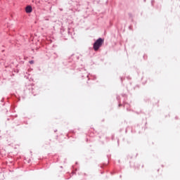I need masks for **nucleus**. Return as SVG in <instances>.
Instances as JSON below:
<instances>
[{
  "label": "nucleus",
  "mask_w": 180,
  "mask_h": 180,
  "mask_svg": "<svg viewBox=\"0 0 180 180\" xmlns=\"http://www.w3.org/2000/svg\"><path fill=\"white\" fill-rule=\"evenodd\" d=\"M102 44H103V39L102 38H99L96 41V43L94 44V50L95 51H98L100 47H102Z\"/></svg>",
  "instance_id": "1"
},
{
  "label": "nucleus",
  "mask_w": 180,
  "mask_h": 180,
  "mask_svg": "<svg viewBox=\"0 0 180 180\" xmlns=\"http://www.w3.org/2000/svg\"><path fill=\"white\" fill-rule=\"evenodd\" d=\"M32 11H33V9L32 8L31 6H27L25 8V11H26L27 13H32Z\"/></svg>",
  "instance_id": "2"
},
{
  "label": "nucleus",
  "mask_w": 180,
  "mask_h": 180,
  "mask_svg": "<svg viewBox=\"0 0 180 180\" xmlns=\"http://www.w3.org/2000/svg\"><path fill=\"white\" fill-rule=\"evenodd\" d=\"M30 64H34V60H30Z\"/></svg>",
  "instance_id": "3"
}]
</instances>
